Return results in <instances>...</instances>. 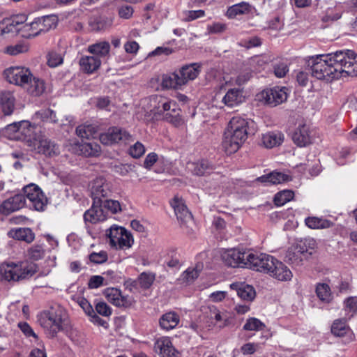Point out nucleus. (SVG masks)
Instances as JSON below:
<instances>
[{"instance_id": "cd10ccee", "label": "nucleus", "mask_w": 357, "mask_h": 357, "mask_svg": "<svg viewBox=\"0 0 357 357\" xmlns=\"http://www.w3.org/2000/svg\"><path fill=\"white\" fill-rule=\"evenodd\" d=\"M305 225L311 229H324L333 226V222L323 217L309 216L305 219Z\"/></svg>"}, {"instance_id": "1a4fd4ad", "label": "nucleus", "mask_w": 357, "mask_h": 357, "mask_svg": "<svg viewBox=\"0 0 357 357\" xmlns=\"http://www.w3.org/2000/svg\"><path fill=\"white\" fill-rule=\"evenodd\" d=\"M286 87L275 86L263 90L259 95V99L271 107H275L285 102L288 97Z\"/></svg>"}, {"instance_id": "680f3d73", "label": "nucleus", "mask_w": 357, "mask_h": 357, "mask_svg": "<svg viewBox=\"0 0 357 357\" xmlns=\"http://www.w3.org/2000/svg\"><path fill=\"white\" fill-rule=\"evenodd\" d=\"M36 117L40 119L43 121H52L55 117L54 112L49 109H41L36 113Z\"/></svg>"}, {"instance_id": "412c9836", "label": "nucleus", "mask_w": 357, "mask_h": 357, "mask_svg": "<svg viewBox=\"0 0 357 357\" xmlns=\"http://www.w3.org/2000/svg\"><path fill=\"white\" fill-rule=\"evenodd\" d=\"M179 322L180 317L174 311H169L163 314L159 319L160 327L165 331L175 328Z\"/></svg>"}, {"instance_id": "052dcab7", "label": "nucleus", "mask_w": 357, "mask_h": 357, "mask_svg": "<svg viewBox=\"0 0 357 357\" xmlns=\"http://www.w3.org/2000/svg\"><path fill=\"white\" fill-rule=\"evenodd\" d=\"M45 254V250L41 245H35L29 250V255L33 260L41 259Z\"/></svg>"}, {"instance_id": "f8f14e48", "label": "nucleus", "mask_w": 357, "mask_h": 357, "mask_svg": "<svg viewBox=\"0 0 357 357\" xmlns=\"http://www.w3.org/2000/svg\"><path fill=\"white\" fill-rule=\"evenodd\" d=\"M99 139L102 144L112 145L120 141H130L132 136L121 128L111 127L105 132L100 134Z\"/></svg>"}, {"instance_id": "ea45409f", "label": "nucleus", "mask_w": 357, "mask_h": 357, "mask_svg": "<svg viewBox=\"0 0 357 357\" xmlns=\"http://www.w3.org/2000/svg\"><path fill=\"white\" fill-rule=\"evenodd\" d=\"M189 168L197 176H204L210 174L213 168L208 160H202L200 161L190 164Z\"/></svg>"}, {"instance_id": "13d9d810", "label": "nucleus", "mask_w": 357, "mask_h": 357, "mask_svg": "<svg viewBox=\"0 0 357 357\" xmlns=\"http://www.w3.org/2000/svg\"><path fill=\"white\" fill-rule=\"evenodd\" d=\"M89 258L91 262L98 264L107 261L108 255L106 251L93 252L89 255Z\"/></svg>"}, {"instance_id": "423d86ee", "label": "nucleus", "mask_w": 357, "mask_h": 357, "mask_svg": "<svg viewBox=\"0 0 357 357\" xmlns=\"http://www.w3.org/2000/svg\"><path fill=\"white\" fill-rule=\"evenodd\" d=\"M245 267L253 271L268 273L269 268L273 266V257L264 253L247 251Z\"/></svg>"}, {"instance_id": "3c124183", "label": "nucleus", "mask_w": 357, "mask_h": 357, "mask_svg": "<svg viewBox=\"0 0 357 357\" xmlns=\"http://www.w3.org/2000/svg\"><path fill=\"white\" fill-rule=\"evenodd\" d=\"M155 279V275L153 273L143 272L138 278V282L140 287L143 289H149L153 283Z\"/></svg>"}, {"instance_id": "39448f33", "label": "nucleus", "mask_w": 357, "mask_h": 357, "mask_svg": "<svg viewBox=\"0 0 357 357\" xmlns=\"http://www.w3.org/2000/svg\"><path fill=\"white\" fill-rule=\"evenodd\" d=\"M107 236L109 239V245L116 250L130 249L134 243L132 234L126 228L116 225L107 231Z\"/></svg>"}, {"instance_id": "ddd939ff", "label": "nucleus", "mask_w": 357, "mask_h": 357, "mask_svg": "<svg viewBox=\"0 0 357 357\" xmlns=\"http://www.w3.org/2000/svg\"><path fill=\"white\" fill-rule=\"evenodd\" d=\"M247 251H241L239 249L231 248L223 250L221 252L222 261L231 267H245Z\"/></svg>"}, {"instance_id": "b1692460", "label": "nucleus", "mask_w": 357, "mask_h": 357, "mask_svg": "<svg viewBox=\"0 0 357 357\" xmlns=\"http://www.w3.org/2000/svg\"><path fill=\"white\" fill-rule=\"evenodd\" d=\"M171 205L174 210L178 220L185 222L192 220V215L188 210L182 199L175 197L171 202Z\"/></svg>"}, {"instance_id": "69168bd1", "label": "nucleus", "mask_w": 357, "mask_h": 357, "mask_svg": "<svg viewBox=\"0 0 357 357\" xmlns=\"http://www.w3.org/2000/svg\"><path fill=\"white\" fill-rule=\"evenodd\" d=\"M17 326L27 337H33L36 340H38V335L35 333L29 324L26 322H19Z\"/></svg>"}, {"instance_id": "4d7b16f0", "label": "nucleus", "mask_w": 357, "mask_h": 357, "mask_svg": "<svg viewBox=\"0 0 357 357\" xmlns=\"http://www.w3.org/2000/svg\"><path fill=\"white\" fill-rule=\"evenodd\" d=\"M252 69L245 68L238 73L234 79L236 85L241 86L245 84L252 77Z\"/></svg>"}, {"instance_id": "a878e982", "label": "nucleus", "mask_w": 357, "mask_h": 357, "mask_svg": "<svg viewBox=\"0 0 357 357\" xmlns=\"http://www.w3.org/2000/svg\"><path fill=\"white\" fill-rule=\"evenodd\" d=\"M113 24V18L107 16H93L89 19V25L94 31L105 30Z\"/></svg>"}, {"instance_id": "774afa93", "label": "nucleus", "mask_w": 357, "mask_h": 357, "mask_svg": "<svg viewBox=\"0 0 357 357\" xmlns=\"http://www.w3.org/2000/svg\"><path fill=\"white\" fill-rule=\"evenodd\" d=\"M79 306L83 309L85 313L89 316H92L94 314V310L89 302L84 298H80L78 300Z\"/></svg>"}, {"instance_id": "7c9ffc66", "label": "nucleus", "mask_w": 357, "mask_h": 357, "mask_svg": "<svg viewBox=\"0 0 357 357\" xmlns=\"http://www.w3.org/2000/svg\"><path fill=\"white\" fill-rule=\"evenodd\" d=\"M284 141V135L280 132H270L264 134L261 137L263 145L268 149H271L280 145Z\"/></svg>"}, {"instance_id": "473e14b6", "label": "nucleus", "mask_w": 357, "mask_h": 357, "mask_svg": "<svg viewBox=\"0 0 357 357\" xmlns=\"http://www.w3.org/2000/svg\"><path fill=\"white\" fill-rule=\"evenodd\" d=\"M15 99L13 93L3 91L0 93V105L5 115H10L15 108Z\"/></svg>"}, {"instance_id": "6e6552de", "label": "nucleus", "mask_w": 357, "mask_h": 357, "mask_svg": "<svg viewBox=\"0 0 357 357\" xmlns=\"http://www.w3.org/2000/svg\"><path fill=\"white\" fill-rule=\"evenodd\" d=\"M24 197L30 202V206L38 211H43L47 206V199L41 188L35 183H30L23 188Z\"/></svg>"}, {"instance_id": "0e129e2a", "label": "nucleus", "mask_w": 357, "mask_h": 357, "mask_svg": "<svg viewBox=\"0 0 357 357\" xmlns=\"http://www.w3.org/2000/svg\"><path fill=\"white\" fill-rule=\"evenodd\" d=\"M96 311L100 315L104 317H109L112 314V309L105 302H98L95 306Z\"/></svg>"}, {"instance_id": "a18cd8bd", "label": "nucleus", "mask_w": 357, "mask_h": 357, "mask_svg": "<svg viewBox=\"0 0 357 357\" xmlns=\"http://www.w3.org/2000/svg\"><path fill=\"white\" fill-rule=\"evenodd\" d=\"M96 132V126L91 124L80 125L76 128V134L83 139H89L91 137H93Z\"/></svg>"}, {"instance_id": "79ce46f5", "label": "nucleus", "mask_w": 357, "mask_h": 357, "mask_svg": "<svg viewBox=\"0 0 357 357\" xmlns=\"http://www.w3.org/2000/svg\"><path fill=\"white\" fill-rule=\"evenodd\" d=\"M304 252L299 248L298 245H294L288 249L285 258L291 264L298 265L302 261V255Z\"/></svg>"}, {"instance_id": "f03ea898", "label": "nucleus", "mask_w": 357, "mask_h": 357, "mask_svg": "<svg viewBox=\"0 0 357 357\" xmlns=\"http://www.w3.org/2000/svg\"><path fill=\"white\" fill-rule=\"evenodd\" d=\"M249 122L236 116L232 117L226 127L222 145L225 152L231 154L236 152L248 138Z\"/></svg>"}, {"instance_id": "37998d69", "label": "nucleus", "mask_w": 357, "mask_h": 357, "mask_svg": "<svg viewBox=\"0 0 357 357\" xmlns=\"http://www.w3.org/2000/svg\"><path fill=\"white\" fill-rule=\"evenodd\" d=\"M24 20V16H15L11 18L5 19L3 20V23L6 28V31L7 33L17 32L20 30H22V28H18L20 24H22Z\"/></svg>"}, {"instance_id": "c85d7f7f", "label": "nucleus", "mask_w": 357, "mask_h": 357, "mask_svg": "<svg viewBox=\"0 0 357 357\" xmlns=\"http://www.w3.org/2000/svg\"><path fill=\"white\" fill-rule=\"evenodd\" d=\"M17 128V135H13L11 137L13 138V139H24L27 137H31L33 128L31 125V123L28 121H22L20 122H15L13 123V126H10L9 129Z\"/></svg>"}, {"instance_id": "72a5a7b5", "label": "nucleus", "mask_w": 357, "mask_h": 357, "mask_svg": "<svg viewBox=\"0 0 357 357\" xmlns=\"http://www.w3.org/2000/svg\"><path fill=\"white\" fill-rule=\"evenodd\" d=\"M82 69L87 73H92L99 68L101 64L100 58L96 56H85L82 57L79 61Z\"/></svg>"}, {"instance_id": "de8ad7c7", "label": "nucleus", "mask_w": 357, "mask_h": 357, "mask_svg": "<svg viewBox=\"0 0 357 357\" xmlns=\"http://www.w3.org/2000/svg\"><path fill=\"white\" fill-rule=\"evenodd\" d=\"M294 196L292 190H286L278 192L274 197V203L276 206H280L291 201Z\"/></svg>"}, {"instance_id": "f257e3e1", "label": "nucleus", "mask_w": 357, "mask_h": 357, "mask_svg": "<svg viewBox=\"0 0 357 357\" xmlns=\"http://www.w3.org/2000/svg\"><path fill=\"white\" fill-rule=\"evenodd\" d=\"M310 73L318 79L331 81L344 75L357 76V55L351 50H341L312 56Z\"/></svg>"}, {"instance_id": "a19ab883", "label": "nucleus", "mask_w": 357, "mask_h": 357, "mask_svg": "<svg viewBox=\"0 0 357 357\" xmlns=\"http://www.w3.org/2000/svg\"><path fill=\"white\" fill-rule=\"evenodd\" d=\"M162 86L166 89H178L183 86V82L181 81L177 71L169 75H163Z\"/></svg>"}, {"instance_id": "864d4df0", "label": "nucleus", "mask_w": 357, "mask_h": 357, "mask_svg": "<svg viewBox=\"0 0 357 357\" xmlns=\"http://www.w3.org/2000/svg\"><path fill=\"white\" fill-rule=\"evenodd\" d=\"M344 311L349 318L353 317L357 312V298L349 297L344 301Z\"/></svg>"}, {"instance_id": "e2e57ef3", "label": "nucleus", "mask_w": 357, "mask_h": 357, "mask_svg": "<svg viewBox=\"0 0 357 357\" xmlns=\"http://www.w3.org/2000/svg\"><path fill=\"white\" fill-rule=\"evenodd\" d=\"M289 176L281 172L270 173V184H279L288 180Z\"/></svg>"}, {"instance_id": "bf43d9fd", "label": "nucleus", "mask_w": 357, "mask_h": 357, "mask_svg": "<svg viewBox=\"0 0 357 357\" xmlns=\"http://www.w3.org/2000/svg\"><path fill=\"white\" fill-rule=\"evenodd\" d=\"M129 153L135 158H140L145 153L144 146L139 142H137L130 148Z\"/></svg>"}, {"instance_id": "603ef678", "label": "nucleus", "mask_w": 357, "mask_h": 357, "mask_svg": "<svg viewBox=\"0 0 357 357\" xmlns=\"http://www.w3.org/2000/svg\"><path fill=\"white\" fill-rule=\"evenodd\" d=\"M100 204L102 206V208L107 211L108 215L109 212H111L112 213H116L121 211L120 203L116 200L106 199L100 203Z\"/></svg>"}, {"instance_id": "7ed1b4c3", "label": "nucleus", "mask_w": 357, "mask_h": 357, "mask_svg": "<svg viewBox=\"0 0 357 357\" xmlns=\"http://www.w3.org/2000/svg\"><path fill=\"white\" fill-rule=\"evenodd\" d=\"M38 271L36 264L28 261L0 264V280L20 282L30 279Z\"/></svg>"}, {"instance_id": "9d476101", "label": "nucleus", "mask_w": 357, "mask_h": 357, "mask_svg": "<svg viewBox=\"0 0 357 357\" xmlns=\"http://www.w3.org/2000/svg\"><path fill=\"white\" fill-rule=\"evenodd\" d=\"M91 193L95 203H101L104 199L111 197L112 185L104 178H97L92 183Z\"/></svg>"}, {"instance_id": "aec40b11", "label": "nucleus", "mask_w": 357, "mask_h": 357, "mask_svg": "<svg viewBox=\"0 0 357 357\" xmlns=\"http://www.w3.org/2000/svg\"><path fill=\"white\" fill-rule=\"evenodd\" d=\"M245 100L243 91L239 89H230L222 98V102L228 107L239 105Z\"/></svg>"}, {"instance_id": "4be33fe9", "label": "nucleus", "mask_w": 357, "mask_h": 357, "mask_svg": "<svg viewBox=\"0 0 357 357\" xmlns=\"http://www.w3.org/2000/svg\"><path fill=\"white\" fill-rule=\"evenodd\" d=\"M37 151L45 155L52 157L59 153V148L57 144L48 139H41L36 144Z\"/></svg>"}, {"instance_id": "9b49d317", "label": "nucleus", "mask_w": 357, "mask_h": 357, "mask_svg": "<svg viewBox=\"0 0 357 357\" xmlns=\"http://www.w3.org/2000/svg\"><path fill=\"white\" fill-rule=\"evenodd\" d=\"M331 333L335 336L343 338V344H347L356 339L355 334L347 323L345 319H335L331 327Z\"/></svg>"}, {"instance_id": "c756f323", "label": "nucleus", "mask_w": 357, "mask_h": 357, "mask_svg": "<svg viewBox=\"0 0 357 357\" xmlns=\"http://www.w3.org/2000/svg\"><path fill=\"white\" fill-rule=\"evenodd\" d=\"M208 312L206 313L211 321V324L220 328H223L228 324L226 314L221 313L216 307L213 305L208 306Z\"/></svg>"}, {"instance_id": "c03bdc74", "label": "nucleus", "mask_w": 357, "mask_h": 357, "mask_svg": "<svg viewBox=\"0 0 357 357\" xmlns=\"http://www.w3.org/2000/svg\"><path fill=\"white\" fill-rule=\"evenodd\" d=\"M41 28L42 26L40 25V22L38 20V19L29 24H25L22 26V30L24 31H28L29 33L26 35H24V36L28 38L37 36L40 33L43 32V29Z\"/></svg>"}, {"instance_id": "58836bf2", "label": "nucleus", "mask_w": 357, "mask_h": 357, "mask_svg": "<svg viewBox=\"0 0 357 357\" xmlns=\"http://www.w3.org/2000/svg\"><path fill=\"white\" fill-rule=\"evenodd\" d=\"M8 235L17 240L31 243L35 238L34 233L29 228H17L11 229Z\"/></svg>"}, {"instance_id": "5701e85b", "label": "nucleus", "mask_w": 357, "mask_h": 357, "mask_svg": "<svg viewBox=\"0 0 357 357\" xmlns=\"http://www.w3.org/2000/svg\"><path fill=\"white\" fill-rule=\"evenodd\" d=\"M200 73V66L196 63L183 66L178 71V75L180 76L183 85L190 80L195 79Z\"/></svg>"}, {"instance_id": "a211bd4d", "label": "nucleus", "mask_w": 357, "mask_h": 357, "mask_svg": "<svg viewBox=\"0 0 357 357\" xmlns=\"http://www.w3.org/2000/svg\"><path fill=\"white\" fill-rule=\"evenodd\" d=\"M107 217V211L102 208V206L100 203H95L94 202L91 207L84 213V220L86 224L88 222L96 224L105 220Z\"/></svg>"}, {"instance_id": "8fccbe9b", "label": "nucleus", "mask_w": 357, "mask_h": 357, "mask_svg": "<svg viewBox=\"0 0 357 357\" xmlns=\"http://www.w3.org/2000/svg\"><path fill=\"white\" fill-rule=\"evenodd\" d=\"M29 50V47L24 43H18L13 45L6 47L3 52L10 56H16L20 54L25 53Z\"/></svg>"}, {"instance_id": "20e7f679", "label": "nucleus", "mask_w": 357, "mask_h": 357, "mask_svg": "<svg viewBox=\"0 0 357 357\" xmlns=\"http://www.w3.org/2000/svg\"><path fill=\"white\" fill-rule=\"evenodd\" d=\"M66 317V311L62 307L57 306L41 312L38 315V322L45 333L53 337L63 329V324Z\"/></svg>"}, {"instance_id": "dca6fc26", "label": "nucleus", "mask_w": 357, "mask_h": 357, "mask_svg": "<svg viewBox=\"0 0 357 357\" xmlns=\"http://www.w3.org/2000/svg\"><path fill=\"white\" fill-rule=\"evenodd\" d=\"M26 204V198L22 194H16L6 200L0 205V213L9 215L19 211Z\"/></svg>"}, {"instance_id": "49530a36", "label": "nucleus", "mask_w": 357, "mask_h": 357, "mask_svg": "<svg viewBox=\"0 0 357 357\" xmlns=\"http://www.w3.org/2000/svg\"><path fill=\"white\" fill-rule=\"evenodd\" d=\"M316 293L319 298L323 302L329 303L332 299L331 288L327 284H317Z\"/></svg>"}, {"instance_id": "09e8293b", "label": "nucleus", "mask_w": 357, "mask_h": 357, "mask_svg": "<svg viewBox=\"0 0 357 357\" xmlns=\"http://www.w3.org/2000/svg\"><path fill=\"white\" fill-rule=\"evenodd\" d=\"M265 327L266 325L259 319L250 317L246 320L243 329L249 331H260L264 330Z\"/></svg>"}, {"instance_id": "bb28decb", "label": "nucleus", "mask_w": 357, "mask_h": 357, "mask_svg": "<svg viewBox=\"0 0 357 357\" xmlns=\"http://www.w3.org/2000/svg\"><path fill=\"white\" fill-rule=\"evenodd\" d=\"M24 87L31 96H39L45 91V84L43 79L33 76L31 73V80H29Z\"/></svg>"}, {"instance_id": "5fc2aeb1", "label": "nucleus", "mask_w": 357, "mask_h": 357, "mask_svg": "<svg viewBox=\"0 0 357 357\" xmlns=\"http://www.w3.org/2000/svg\"><path fill=\"white\" fill-rule=\"evenodd\" d=\"M40 22L43 32H46L52 28H55L57 24V19L54 15L45 16L38 19Z\"/></svg>"}, {"instance_id": "4c0bfd02", "label": "nucleus", "mask_w": 357, "mask_h": 357, "mask_svg": "<svg viewBox=\"0 0 357 357\" xmlns=\"http://www.w3.org/2000/svg\"><path fill=\"white\" fill-rule=\"evenodd\" d=\"M79 153L86 157H97L101 153L100 146L96 142H86L78 145Z\"/></svg>"}, {"instance_id": "6e6d98bb", "label": "nucleus", "mask_w": 357, "mask_h": 357, "mask_svg": "<svg viewBox=\"0 0 357 357\" xmlns=\"http://www.w3.org/2000/svg\"><path fill=\"white\" fill-rule=\"evenodd\" d=\"M181 109H177V112H167L165 114V119L167 121L171 123L176 127L180 126L183 123V120L180 114Z\"/></svg>"}, {"instance_id": "6ab92c4d", "label": "nucleus", "mask_w": 357, "mask_h": 357, "mask_svg": "<svg viewBox=\"0 0 357 357\" xmlns=\"http://www.w3.org/2000/svg\"><path fill=\"white\" fill-rule=\"evenodd\" d=\"M310 127L306 124L299 125L292 135L294 142L300 147H305L312 142Z\"/></svg>"}, {"instance_id": "2f4dec72", "label": "nucleus", "mask_w": 357, "mask_h": 357, "mask_svg": "<svg viewBox=\"0 0 357 357\" xmlns=\"http://www.w3.org/2000/svg\"><path fill=\"white\" fill-rule=\"evenodd\" d=\"M110 45L107 41H99L88 46V52L100 59L109 54Z\"/></svg>"}, {"instance_id": "e433bc0d", "label": "nucleus", "mask_w": 357, "mask_h": 357, "mask_svg": "<svg viewBox=\"0 0 357 357\" xmlns=\"http://www.w3.org/2000/svg\"><path fill=\"white\" fill-rule=\"evenodd\" d=\"M252 6L245 1L234 4L227 9V16L229 18H235L237 15L249 14L252 12Z\"/></svg>"}, {"instance_id": "2eb2a0df", "label": "nucleus", "mask_w": 357, "mask_h": 357, "mask_svg": "<svg viewBox=\"0 0 357 357\" xmlns=\"http://www.w3.org/2000/svg\"><path fill=\"white\" fill-rule=\"evenodd\" d=\"M272 264L273 266L269 268L267 274L278 281L286 282L291 280L293 277L292 272L284 264L275 257Z\"/></svg>"}, {"instance_id": "338daca9", "label": "nucleus", "mask_w": 357, "mask_h": 357, "mask_svg": "<svg viewBox=\"0 0 357 357\" xmlns=\"http://www.w3.org/2000/svg\"><path fill=\"white\" fill-rule=\"evenodd\" d=\"M63 62L61 54L56 52H51L48 55L47 63L50 67H56Z\"/></svg>"}, {"instance_id": "f704fd0d", "label": "nucleus", "mask_w": 357, "mask_h": 357, "mask_svg": "<svg viewBox=\"0 0 357 357\" xmlns=\"http://www.w3.org/2000/svg\"><path fill=\"white\" fill-rule=\"evenodd\" d=\"M203 267L202 263H197L195 267H189L181 274L178 280L181 284L193 282L199 275V273L203 270Z\"/></svg>"}, {"instance_id": "f3484780", "label": "nucleus", "mask_w": 357, "mask_h": 357, "mask_svg": "<svg viewBox=\"0 0 357 357\" xmlns=\"http://www.w3.org/2000/svg\"><path fill=\"white\" fill-rule=\"evenodd\" d=\"M154 350L160 357H179L178 351L167 337L158 339L154 344Z\"/></svg>"}, {"instance_id": "393cba45", "label": "nucleus", "mask_w": 357, "mask_h": 357, "mask_svg": "<svg viewBox=\"0 0 357 357\" xmlns=\"http://www.w3.org/2000/svg\"><path fill=\"white\" fill-rule=\"evenodd\" d=\"M230 287L236 291L238 296L243 300L252 301L255 297V290L251 285L245 283H232Z\"/></svg>"}, {"instance_id": "0eeeda50", "label": "nucleus", "mask_w": 357, "mask_h": 357, "mask_svg": "<svg viewBox=\"0 0 357 357\" xmlns=\"http://www.w3.org/2000/svg\"><path fill=\"white\" fill-rule=\"evenodd\" d=\"M29 68L22 66H10L3 72V76L10 84L20 86H25L31 78Z\"/></svg>"}, {"instance_id": "c9c22d12", "label": "nucleus", "mask_w": 357, "mask_h": 357, "mask_svg": "<svg viewBox=\"0 0 357 357\" xmlns=\"http://www.w3.org/2000/svg\"><path fill=\"white\" fill-rule=\"evenodd\" d=\"M150 103H160L162 107V114L165 112H175L178 109L176 102L174 100H169L167 98L160 96H153L150 98Z\"/></svg>"}, {"instance_id": "4468645a", "label": "nucleus", "mask_w": 357, "mask_h": 357, "mask_svg": "<svg viewBox=\"0 0 357 357\" xmlns=\"http://www.w3.org/2000/svg\"><path fill=\"white\" fill-rule=\"evenodd\" d=\"M104 295L109 302L117 307H128L133 303V298L131 296L123 295L121 290L116 288L105 289Z\"/></svg>"}]
</instances>
